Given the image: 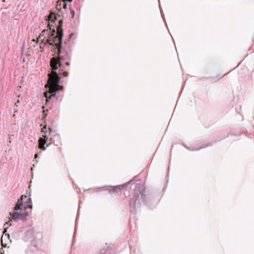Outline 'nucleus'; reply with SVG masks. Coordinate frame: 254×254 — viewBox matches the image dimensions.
<instances>
[{
  "label": "nucleus",
  "instance_id": "nucleus-1",
  "mask_svg": "<svg viewBox=\"0 0 254 254\" xmlns=\"http://www.w3.org/2000/svg\"><path fill=\"white\" fill-rule=\"evenodd\" d=\"M62 41H59L58 43L56 44V47L57 49V58H53L50 62V65L52 68L51 73L48 74L49 79L48 83V93L45 95L47 99L51 98V96H54L57 91V87H59L60 89L62 90L63 86L58 85L60 77L59 75L62 74V72L64 70V67L62 64L61 60L63 61L70 59V53L66 50L63 49L62 51Z\"/></svg>",
  "mask_w": 254,
  "mask_h": 254
},
{
  "label": "nucleus",
  "instance_id": "nucleus-2",
  "mask_svg": "<svg viewBox=\"0 0 254 254\" xmlns=\"http://www.w3.org/2000/svg\"><path fill=\"white\" fill-rule=\"evenodd\" d=\"M139 193H137L132 198L129 202V206L134 210L136 209L137 207L141 205V202H144L145 201V188L142 187L139 189Z\"/></svg>",
  "mask_w": 254,
  "mask_h": 254
},
{
  "label": "nucleus",
  "instance_id": "nucleus-3",
  "mask_svg": "<svg viewBox=\"0 0 254 254\" xmlns=\"http://www.w3.org/2000/svg\"><path fill=\"white\" fill-rule=\"evenodd\" d=\"M31 203V198L30 196L22 195L14 207V210H20L21 211V210H25L27 208L31 209L32 205Z\"/></svg>",
  "mask_w": 254,
  "mask_h": 254
},
{
  "label": "nucleus",
  "instance_id": "nucleus-4",
  "mask_svg": "<svg viewBox=\"0 0 254 254\" xmlns=\"http://www.w3.org/2000/svg\"><path fill=\"white\" fill-rule=\"evenodd\" d=\"M11 218L16 221L18 219H21L24 221L26 220L27 216L28 215V212L24 211L23 212V210H15V212L10 213Z\"/></svg>",
  "mask_w": 254,
  "mask_h": 254
},
{
  "label": "nucleus",
  "instance_id": "nucleus-5",
  "mask_svg": "<svg viewBox=\"0 0 254 254\" xmlns=\"http://www.w3.org/2000/svg\"><path fill=\"white\" fill-rule=\"evenodd\" d=\"M114 247L112 245L106 243L101 249L99 254H113Z\"/></svg>",
  "mask_w": 254,
  "mask_h": 254
},
{
  "label": "nucleus",
  "instance_id": "nucleus-6",
  "mask_svg": "<svg viewBox=\"0 0 254 254\" xmlns=\"http://www.w3.org/2000/svg\"><path fill=\"white\" fill-rule=\"evenodd\" d=\"M49 137L46 134H43L42 137H41L39 139V147L40 149H42L43 150H46V148L48 147L51 143L46 144V146H45L44 145L47 142V140Z\"/></svg>",
  "mask_w": 254,
  "mask_h": 254
},
{
  "label": "nucleus",
  "instance_id": "nucleus-7",
  "mask_svg": "<svg viewBox=\"0 0 254 254\" xmlns=\"http://www.w3.org/2000/svg\"><path fill=\"white\" fill-rule=\"evenodd\" d=\"M132 182L133 183L132 185L133 184L134 185V187H136L137 184H135L133 182V180H130L127 183L124 184L122 185H118V186H116L114 187L112 189V190H110V191H112L113 192L118 191H120L121 190L124 189L126 186H127L128 184H130Z\"/></svg>",
  "mask_w": 254,
  "mask_h": 254
},
{
  "label": "nucleus",
  "instance_id": "nucleus-8",
  "mask_svg": "<svg viewBox=\"0 0 254 254\" xmlns=\"http://www.w3.org/2000/svg\"><path fill=\"white\" fill-rule=\"evenodd\" d=\"M62 24L63 20L61 19L59 21V25L57 28V33L58 35L59 41H60V42L62 41V38L63 36V29L62 28Z\"/></svg>",
  "mask_w": 254,
  "mask_h": 254
},
{
  "label": "nucleus",
  "instance_id": "nucleus-9",
  "mask_svg": "<svg viewBox=\"0 0 254 254\" xmlns=\"http://www.w3.org/2000/svg\"><path fill=\"white\" fill-rule=\"evenodd\" d=\"M55 32V30L53 29L52 30V33L51 34V36L49 37V39H48V43L51 45H54V44H57V43H56V41L57 40H59V37L58 35L57 34V36H54V33Z\"/></svg>",
  "mask_w": 254,
  "mask_h": 254
},
{
  "label": "nucleus",
  "instance_id": "nucleus-10",
  "mask_svg": "<svg viewBox=\"0 0 254 254\" xmlns=\"http://www.w3.org/2000/svg\"><path fill=\"white\" fill-rule=\"evenodd\" d=\"M57 17L55 14L53 13H50V14L48 16V20L50 21L51 22H54L55 20H56Z\"/></svg>",
  "mask_w": 254,
  "mask_h": 254
},
{
  "label": "nucleus",
  "instance_id": "nucleus-11",
  "mask_svg": "<svg viewBox=\"0 0 254 254\" xmlns=\"http://www.w3.org/2000/svg\"><path fill=\"white\" fill-rule=\"evenodd\" d=\"M60 1L59 0L57 1V5H56V8L58 10L61 11L62 8V4L60 3Z\"/></svg>",
  "mask_w": 254,
  "mask_h": 254
},
{
  "label": "nucleus",
  "instance_id": "nucleus-12",
  "mask_svg": "<svg viewBox=\"0 0 254 254\" xmlns=\"http://www.w3.org/2000/svg\"><path fill=\"white\" fill-rule=\"evenodd\" d=\"M60 3L62 4V7L63 8L66 9L67 5L64 0L60 1Z\"/></svg>",
  "mask_w": 254,
  "mask_h": 254
},
{
  "label": "nucleus",
  "instance_id": "nucleus-13",
  "mask_svg": "<svg viewBox=\"0 0 254 254\" xmlns=\"http://www.w3.org/2000/svg\"><path fill=\"white\" fill-rule=\"evenodd\" d=\"M70 13L71 16V17L73 18L74 16L75 12H74V10L71 9V8H70Z\"/></svg>",
  "mask_w": 254,
  "mask_h": 254
},
{
  "label": "nucleus",
  "instance_id": "nucleus-14",
  "mask_svg": "<svg viewBox=\"0 0 254 254\" xmlns=\"http://www.w3.org/2000/svg\"><path fill=\"white\" fill-rule=\"evenodd\" d=\"M41 131L43 133V134H46L45 133L47 132V127H46V126H45L42 128V131Z\"/></svg>",
  "mask_w": 254,
  "mask_h": 254
},
{
  "label": "nucleus",
  "instance_id": "nucleus-15",
  "mask_svg": "<svg viewBox=\"0 0 254 254\" xmlns=\"http://www.w3.org/2000/svg\"><path fill=\"white\" fill-rule=\"evenodd\" d=\"M3 236H2V237L1 238V245H2V247H6L7 245H6V244L3 243Z\"/></svg>",
  "mask_w": 254,
  "mask_h": 254
},
{
  "label": "nucleus",
  "instance_id": "nucleus-16",
  "mask_svg": "<svg viewBox=\"0 0 254 254\" xmlns=\"http://www.w3.org/2000/svg\"><path fill=\"white\" fill-rule=\"evenodd\" d=\"M62 74L64 76L66 77L68 75V73L67 71H64Z\"/></svg>",
  "mask_w": 254,
  "mask_h": 254
},
{
  "label": "nucleus",
  "instance_id": "nucleus-17",
  "mask_svg": "<svg viewBox=\"0 0 254 254\" xmlns=\"http://www.w3.org/2000/svg\"><path fill=\"white\" fill-rule=\"evenodd\" d=\"M6 224L11 226V220L8 221V222H6L5 224H4V225H5Z\"/></svg>",
  "mask_w": 254,
  "mask_h": 254
},
{
  "label": "nucleus",
  "instance_id": "nucleus-18",
  "mask_svg": "<svg viewBox=\"0 0 254 254\" xmlns=\"http://www.w3.org/2000/svg\"><path fill=\"white\" fill-rule=\"evenodd\" d=\"M7 231V228H5L3 232V234H4Z\"/></svg>",
  "mask_w": 254,
  "mask_h": 254
},
{
  "label": "nucleus",
  "instance_id": "nucleus-19",
  "mask_svg": "<svg viewBox=\"0 0 254 254\" xmlns=\"http://www.w3.org/2000/svg\"><path fill=\"white\" fill-rule=\"evenodd\" d=\"M65 64H66V65H68H68H69V62H66V63H65Z\"/></svg>",
  "mask_w": 254,
  "mask_h": 254
},
{
  "label": "nucleus",
  "instance_id": "nucleus-20",
  "mask_svg": "<svg viewBox=\"0 0 254 254\" xmlns=\"http://www.w3.org/2000/svg\"><path fill=\"white\" fill-rule=\"evenodd\" d=\"M48 30H45V29H44V30H43V31H42V32H43V33H44V32H45L46 31V32H48Z\"/></svg>",
  "mask_w": 254,
  "mask_h": 254
},
{
  "label": "nucleus",
  "instance_id": "nucleus-21",
  "mask_svg": "<svg viewBox=\"0 0 254 254\" xmlns=\"http://www.w3.org/2000/svg\"><path fill=\"white\" fill-rule=\"evenodd\" d=\"M48 129L49 130V132L50 133L52 131V129L50 127H49Z\"/></svg>",
  "mask_w": 254,
  "mask_h": 254
},
{
  "label": "nucleus",
  "instance_id": "nucleus-22",
  "mask_svg": "<svg viewBox=\"0 0 254 254\" xmlns=\"http://www.w3.org/2000/svg\"><path fill=\"white\" fill-rule=\"evenodd\" d=\"M38 41H39V38H37L36 39V43H37L38 42Z\"/></svg>",
  "mask_w": 254,
  "mask_h": 254
},
{
  "label": "nucleus",
  "instance_id": "nucleus-23",
  "mask_svg": "<svg viewBox=\"0 0 254 254\" xmlns=\"http://www.w3.org/2000/svg\"><path fill=\"white\" fill-rule=\"evenodd\" d=\"M72 35H73V33L70 34V36H69L70 38H71Z\"/></svg>",
  "mask_w": 254,
  "mask_h": 254
},
{
  "label": "nucleus",
  "instance_id": "nucleus-24",
  "mask_svg": "<svg viewBox=\"0 0 254 254\" xmlns=\"http://www.w3.org/2000/svg\"><path fill=\"white\" fill-rule=\"evenodd\" d=\"M1 254H3V253H1Z\"/></svg>",
  "mask_w": 254,
  "mask_h": 254
}]
</instances>
